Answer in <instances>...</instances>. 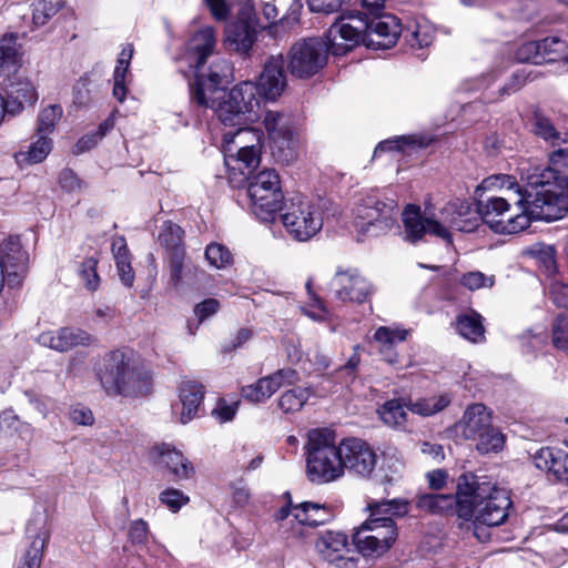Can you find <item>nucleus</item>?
Instances as JSON below:
<instances>
[{"mask_svg":"<svg viewBox=\"0 0 568 568\" xmlns=\"http://www.w3.org/2000/svg\"><path fill=\"white\" fill-rule=\"evenodd\" d=\"M485 189L499 186L510 192L509 199L491 196L479 206L481 221L494 232L500 234H516L523 232L530 225L531 220L547 221L537 217L531 213V205L535 201V190L526 183L521 191L516 180L509 175H496L484 180Z\"/></svg>","mask_w":568,"mask_h":568,"instance_id":"f257e3e1","label":"nucleus"},{"mask_svg":"<svg viewBox=\"0 0 568 568\" xmlns=\"http://www.w3.org/2000/svg\"><path fill=\"white\" fill-rule=\"evenodd\" d=\"M521 179L535 190L531 213L547 221L561 219L568 211V145L549 155V166H523Z\"/></svg>","mask_w":568,"mask_h":568,"instance_id":"f03ea898","label":"nucleus"},{"mask_svg":"<svg viewBox=\"0 0 568 568\" xmlns=\"http://www.w3.org/2000/svg\"><path fill=\"white\" fill-rule=\"evenodd\" d=\"M511 506L513 501L506 489L471 474L469 483L462 487L459 526L462 527L464 523L471 524L476 537L480 539L477 532L479 527L503 525L509 516Z\"/></svg>","mask_w":568,"mask_h":568,"instance_id":"7ed1b4c3","label":"nucleus"},{"mask_svg":"<svg viewBox=\"0 0 568 568\" xmlns=\"http://www.w3.org/2000/svg\"><path fill=\"white\" fill-rule=\"evenodd\" d=\"M440 215L445 225L423 215L418 206L407 205L403 212L404 239L407 242L416 243L428 233L452 243V234L448 229L473 232L481 221L479 210L473 209L468 202L460 200L446 204L442 209Z\"/></svg>","mask_w":568,"mask_h":568,"instance_id":"20e7f679","label":"nucleus"},{"mask_svg":"<svg viewBox=\"0 0 568 568\" xmlns=\"http://www.w3.org/2000/svg\"><path fill=\"white\" fill-rule=\"evenodd\" d=\"M94 374L109 396H145L152 385L150 374L123 349L105 353L95 364Z\"/></svg>","mask_w":568,"mask_h":568,"instance_id":"39448f33","label":"nucleus"},{"mask_svg":"<svg viewBox=\"0 0 568 568\" xmlns=\"http://www.w3.org/2000/svg\"><path fill=\"white\" fill-rule=\"evenodd\" d=\"M306 445V477L315 485H324L344 477L339 445L334 430L317 428L308 432Z\"/></svg>","mask_w":568,"mask_h":568,"instance_id":"423d86ee","label":"nucleus"},{"mask_svg":"<svg viewBox=\"0 0 568 568\" xmlns=\"http://www.w3.org/2000/svg\"><path fill=\"white\" fill-rule=\"evenodd\" d=\"M205 83L200 82L199 85ZM193 103H196L201 108L212 109L216 114L217 119L225 126H239V129L232 133L226 132L223 135L225 152H232V143L239 139L240 142H244L245 138L251 136L257 140V132L246 128L242 114L237 113V103L231 100V92H225L223 89L220 92L207 93L202 87L193 92Z\"/></svg>","mask_w":568,"mask_h":568,"instance_id":"0eeeda50","label":"nucleus"},{"mask_svg":"<svg viewBox=\"0 0 568 568\" xmlns=\"http://www.w3.org/2000/svg\"><path fill=\"white\" fill-rule=\"evenodd\" d=\"M247 194L253 214L262 221H268L283 202L277 172L266 169L253 175L247 185Z\"/></svg>","mask_w":568,"mask_h":568,"instance_id":"6e6552de","label":"nucleus"},{"mask_svg":"<svg viewBox=\"0 0 568 568\" xmlns=\"http://www.w3.org/2000/svg\"><path fill=\"white\" fill-rule=\"evenodd\" d=\"M397 204L377 193L365 195L356 207V226L363 234L377 236L389 231L396 222Z\"/></svg>","mask_w":568,"mask_h":568,"instance_id":"1a4fd4ad","label":"nucleus"},{"mask_svg":"<svg viewBox=\"0 0 568 568\" xmlns=\"http://www.w3.org/2000/svg\"><path fill=\"white\" fill-rule=\"evenodd\" d=\"M287 233L296 241L305 242L316 235L323 226L318 206L304 197L290 201L282 214Z\"/></svg>","mask_w":568,"mask_h":568,"instance_id":"9d476101","label":"nucleus"},{"mask_svg":"<svg viewBox=\"0 0 568 568\" xmlns=\"http://www.w3.org/2000/svg\"><path fill=\"white\" fill-rule=\"evenodd\" d=\"M272 142L273 155L281 162H291L296 156L297 139L293 118L284 112L267 111L263 120Z\"/></svg>","mask_w":568,"mask_h":568,"instance_id":"9b49d317","label":"nucleus"},{"mask_svg":"<svg viewBox=\"0 0 568 568\" xmlns=\"http://www.w3.org/2000/svg\"><path fill=\"white\" fill-rule=\"evenodd\" d=\"M367 20L362 14H343L329 27L327 50L334 55L345 54L358 43H364Z\"/></svg>","mask_w":568,"mask_h":568,"instance_id":"f8f14e48","label":"nucleus"},{"mask_svg":"<svg viewBox=\"0 0 568 568\" xmlns=\"http://www.w3.org/2000/svg\"><path fill=\"white\" fill-rule=\"evenodd\" d=\"M327 53L326 43L320 39L298 41L291 48L288 69L296 78H310L326 64Z\"/></svg>","mask_w":568,"mask_h":568,"instance_id":"ddd939ff","label":"nucleus"},{"mask_svg":"<svg viewBox=\"0 0 568 568\" xmlns=\"http://www.w3.org/2000/svg\"><path fill=\"white\" fill-rule=\"evenodd\" d=\"M315 550L322 559L336 568H357L358 558L342 531H321L315 541Z\"/></svg>","mask_w":568,"mask_h":568,"instance_id":"4468645a","label":"nucleus"},{"mask_svg":"<svg viewBox=\"0 0 568 568\" xmlns=\"http://www.w3.org/2000/svg\"><path fill=\"white\" fill-rule=\"evenodd\" d=\"M328 287L338 301L358 304L365 303L373 293L371 283L357 270H337Z\"/></svg>","mask_w":568,"mask_h":568,"instance_id":"2eb2a0df","label":"nucleus"},{"mask_svg":"<svg viewBox=\"0 0 568 568\" xmlns=\"http://www.w3.org/2000/svg\"><path fill=\"white\" fill-rule=\"evenodd\" d=\"M342 467L355 475L367 477L376 465V454L363 439L351 437L339 444Z\"/></svg>","mask_w":568,"mask_h":568,"instance_id":"dca6fc26","label":"nucleus"},{"mask_svg":"<svg viewBox=\"0 0 568 568\" xmlns=\"http://www.w3.org/2000/svg\"><path fill=\"white\" fill-rule=\"evenodd\" d=\"M257 37V26L253 18L252 8L244 7L236 20L225 28V43L241 54H247Z\"/></svg>","mask_w":568,"mask_h":568,"instance_id":"f3484780","label":"nucleus"},{"mask_svg":"<svg viewBox=\"0 0 568 568\" xmlns=\"http://www.w3.org/2000/svg\"><path fill=\"white\" fill-rule=\"evenodd\" d=\"M285 60L282 54L268 57L255 83L260 97L275 101L284 92L287 80L284 70Z\"/></svg>","mask_w":568,"mask_h":568,"instance_id":"a211bd4d","label":"nucleus"},{"mask_svg":"<svg viewBox=\"0 0 568 568\" xmlns=\"http://www.w3.org/2000/svg\"><path fill=\"white\" fill-rule=\"evenodd\" d=\"M402 33V24L397 17L383 14L367 21L364 44L379 50L393 47Z\"/></svg>","mask_w":568,"mask_h":568,"instance_id":"6ab92c4d","label":"nucleus"},{"mask_svg":"<svg viewBox=\"0 0 568 568\" xmlns=\"http://www.w3.org/2000/svg\"><path fill=\"white\" fill-rule=\"evenodd\" d=\"M38 342L44 347L63 353L78 346L89 347L95 338L84 329L65 326L41 333Z\"/></svg>","mask_w":568,"mask_h":568,"instance_id":"aec40b11","label":"nucleus"},{"mask_svg":"<svg viewBox=\"0 0 568 568\" xmlns=\"http://www.w3.org/2000/svg\"><path fill=\"white\" fill-rule=\"evenodd\" d=\"M470 479L471 474L459 476L455 495L425 494L419 496L416 501L417 507L433 514L455 515L460 520L462 487Z\"/></svg>","mask_w":568,"mask_h":568,"instance_id":"412c9836","label":"nucleus"},{"mask_svg":"<svg viewBox=\"0 0 568 568\" xmlns=\"http://www.w3.org/2000/svg\"><path fill=\"white\" fill-rule=\"evenodd\" d=\"M4 256L1 260L3 265L4 282L11 287L22 283L28 272L29 254L24 251L18 240L10 239L3 247Z\"/></svg>","mask_w":568,"mask_h":568,"instance_id":"4be33fe9","label":"nucleus"},{"mask_svg":"<svg viewBox=\"0 0 568 568\" xmlns=\"http://www.w3.org/2000/svg\"><path fill=\"white\" fill-rule=\"evenodd\" d=\"M202 69L203 68L195 70V80L190 83L191 99H193V92L199 89L200 82L205 83L204 85H201L204 89L205 94L220 92V90H222V83L227 81L232 72L231 63L223 58H217L211 64L206 73L203 72Z\"/></svg>","mask_w":568,"mask_h":568,"instance_id":"5701e85b","label":"nucleus"},{"mask_svg":"<svg viewBox=\"0 0 568 568\" xmlns=\"http://www.w3.org/2000/svg\"><path fill=\"white\" fill-rule=\"evenodd\" d=\"M534 464L538 469L552 476L555 480L568 481V453L542 447L534 454Z\"/></svg>","mask_w":568,"mask_h":568,"instance_id":"b1692460","label":"nucleus"},{"mask_svg":"<svg viewBox=\"0 0 568 568\" xmlns=\"http://www.w3.org/2000/svg\"><path fill=\"white\" fill-rule=\"evenodd\" d=\"M490 425V412L483 404H474L465 410L463 418L456 424V430L463 438L473 440Z\"/></svg>","mask_w":568,"mask_h":568,"instance_id":"393cba45","label":"nucleus"},{"mask_svg":"<svg viewBox=\"0 0 568 568\" xmlns=\"http://www.w3.org/2000/svg\"><path fill=\"white\" fill-rule=\"evenodd\" d=\"M156 464L160 467L166 468L176 480L189 479L194 474V468L191 462L174 447L168 444H162L155 447Z\"/></svg>","mask_w":568,"mask_h":568,"instance_id":"a878e982","label":"nucleus"},{"mask_svg":"<svg viewBox=\"0 0 568 568\" xmlns=\"http://www.w3.org/2000/svg\"><path fill=\"white\" fill-rule=\"evenodd\" d=\"M231 100L237 103V113L242 114L245 124L253 121L260 106V95L253 81H242L231 90Z\"/></svg>","mask_w":568,"mask_h":568,"instance_id":"bb28decb","label":"nucleus"},{"mask_svg":"<svg viewBox=\"0 0 568 568\" xmlns=\"http://www.w3.org/2000/svg\"><path fill=\"white\" fill-rule=\"evenodd\" d=\"M179 397L182 406L180 422L187 424L197 415L199 408L203 402V386L193 381L184 382L180 387Z\"/></svg>","mask_w":568,"mask_h":568,"instance_id":"cd10ccee","label":"nucleus"},{"mask_svg":"<svg viewBox=\"0 0 568 568\" xmlns=\"http://www.w3.org/2000/svg\"><path fill=\"white\" fill-rule=\"evenodd\" d=\"M216 45L215 31L212 27L200 29L190 40L189 50L193 55L194 63L192 68L199 70L203 68L206 59L214 52Z\"/></svg>","mask_w":568,"mask_h":568,"instance_id":"c85d7f7f","label":"nucleus"},{"mask_svg":"<svg viewBox=\"0 0 568 568\" xmlns=\"http://www.w3.org/2000/svg\"><path fill=\"white\" fill-rule=\"evenodd\" d=\"M406 336L407 331L404 329L390 328L386 326H381L376 329L374 339L379 344V352L388 364L395 365L398 363V356L394 351V346L397 343L404 342Z\"/></svg>","mask_w":568,"mask_h":568,"instance_id":"c756f323","label":"nucleus"},{"mask_svg":"<svg viewBox=\"0 0 568 568\" xmlns=\"http://www.w3.org/2000/svg\"><path fill=\"white\" fill-rule=\"evenodd\" d=\"M409 403L405 398H392L386 400L377 413L383 423L392 428L404 429L407 424Z\"/></svg>","mask_w":568,"mask_h":568,"instance_id":"7c9ffc66","label":"nucleus"},{"mask_svg":"<svg viewBox=\"0 0 568 568\" xmlns=\"http://www.w3.org/2000/svg\"><path fill=\"white\" fill-rule=\"evenodd\" d=\"M361 527L366 528L367 532L375 537V541L379 542V549L386 551L397 538V528L392 518H368Z\"/></svg>","mask_w":568,"mask_h":568,"instance_id":"2f4dec72","label":"nucleus"},{"mask_svg":"<svg viewBox=\"0 0 568 568\" xmlns=\"http://www.w3.org/2000/svg\"><path fill=\"white\" fill-rule=\"evenodd\" d=\"M134 53V48L131 43H126L118 58L116 65L113 72V97L123 102L126 97L125 79L129 73L130 62Z\"/></svg>","mask_w":568,"mask_h":568,"instance_id":"473e14b6","label":"nucleus"},{"mask_svg":"<svg viewBox=\"0 0 568 568\" xmlns=\"http://www.w3.org/2000/svg\"><path fill=\"white\" fill-rule=\"evenodd\" d=\"M20 45L13 33L4 34L0 41V74L14 73L20 65Z\"/></svg>","mask_w":568,"mask_h":568,"instance_id":"72a5a7b5","label":"nucleus"},{"mask_svg":"<svg viewBox=\"0 0 568 568\" xmlns=\"http://www.w3.org/2000/svg\"><path fill=\"white\" fill-rule=\"evenodd\" d=\"M252 141L258 142V139L254 140L251 136H248V138H245L244 142H240V140L236 139L234 144L236 146L240 145V148L236 152V158H233L232 155H230L229 158L225 159V164L227 166L230 165V160L237 162L239 170L241 171L242 175L248 174L251 172V170L255 169L260 163V150H258L257 145L256 144H248V145L244 144L245 142H252Z\"/></svg>","mask_w":568,"mask_h":568,"instance_id":"f704fd0d","label":"nucleus"},{"mask_svg":"<svg viewBox=\"0 0 568 568\" xmlns=\"http://www.w3.org/2000/svg\"><path fill=\"white\" fill-rule=\"evenodd\" d=\"M38 100V92L30 81H19L11 85L9 92L10 113L16 114L24 105H33Z\"/></svg>","mask_w":568,"mask_h":568,"instance_id":"c9c22d12","label":"nucleus"},{"mask_svg":"<svg viewBox=\"0 0 568 568\" xmlns=\"http://www.w3.org/2000/svg\"><path fill=\"white\" fill-rule=\"evenodd\" d=\"M329 517L327 507L310 501L294 506V520L301 525L317 526Z\"/></svg>","mask_w":568,"mask_h":568,"instance_id":"e433bc0d","label":"nucleus"},{"mask_svg":"<svg viewBox=\"0 0 568 568\" xmlns=\"http://www.w3.org/2000/svg\"><path fill=\"white\" fill-rule=\"evenodd\" d=\"M27 151L16 153V161L21 164H36L42 162L52 150V140L48 135L38 134Z\"/></svg>","mask_w":568,"mask_h":568,"instance_id":"4c0bfd02","label":"nucleus"},{"mask_svg":"<svg viewBox=\"0 0 568 568\" xmlns=\"http://www.w3.org/2000/svg\"><path fill=\"white\" fill-rule=\"evenodd\" d=\"M183 230L172 222H164L159 233V242L169 255L185 253L183 244Z\"/></svg>","mask_w":568,"mask_h":568,"instance_id":"58836bf2","label":"nucleus"},{"mask_svg":"<svg viewBox=\"0 0 568 568\" xmlns=\"http://www.w3.org/2000/svg\"><path fill=\"white\" fill-rule=\"evenodd\" d=\"M542 63L562 61L568 67V44L558 37H548L538 41Z\"/></svg>","mask_w":568,"mask_h":568,"instance_id":"ea45409f","label":"nucleus"},{"mask_svg":"<svg viewBox=\"0 0 568 568\" xmlns=\"http://www.w3.org/2000/svg\"><path fill=\"white\" fill-rule=\"evenodd\" d=\"M456 328L460 336L473 343L481 342L485 338L481 316L477 313L459 315L456 321Z\"/></svg>","mask_w":568,"mask_h":568,"instance_id":"a19ab883","label":"nucleus"},{"mask_svg":"<svg viewBox=\"0 0 568 568\" xmlns=\"http://www.w3.org/2000/svg\"><path fill=\"white\" fill-rule=\"evenodd\" d=\"M369 518H392L405 516L408 511L407 503L400 499L373 501L368 504Z\"/></svg>","mask_w":568,"mask_h":568,"instance_id":"79ce46f5","label":"nucleus"},{"mask_svg":"<svg viewBox=\"0 0 568 568\" xmlns=\"http://www.w3.org/2000/svg\"><path fill=\"white\" fill-rule=\"evenodd\" d=\"M312 395L308 387L297 386L285 390L278 398V407L286 414L302 409Z\"/></svg>","mask_w":568,"mask_h":568,"instance_id":"37998d69","label":"nucleus"},{"mask_svg":"<svg viewBox=\"0 0 568 568\" xmlns=\"http://www.w3.org/2000/svg\"><path fill=\"white\" fill-rule=\"evenodd\" d=\"M432 142L426 135H403L394 139L382 141L374 151V154L377 155L384 151H404L406 146L417 145L419 148L427 146Z\"/></svg>","mask_w":568,"mask_h":568,"instance_id":"c03bdc74","label":"nucleus"},{"mask_svg":"<svg viewBox=\"0 0 568 568\" xmlns=\"http://www.w3.org/2000/svg\"><path fill=\"white\" fill-rule=\"evenodd\" d=\"M49 539L47 532H39L26 550L17 568H40L42 554Z\"/></svg>","mask_w":568,"mask_h":568,"instance_id":"a18cd8bd","label":"nucleus"},{"mask_svg":"<svg viewBox=\"0 0 568 568\" xmlns=\"http://www.w3.org/2000/svg\"><path fill=\"white\" fill-rule=\"evenodd\" d=\"M275 392H277L276 385L268 375L242 388L243 397L252 403H262L270 398Z\"/></svg>","mask_w":568,"mask_h":568,"instance_id":"49530a36","label":"nucleus"},{"mask_svg":"<svg viewBox=\"0 0 568 568\" xmlns=\"http://www.w3.org/2000/svg\"><path fill=\"white\" fill-rule=\"evenodd\" d=\"M409 410L414 414L427 417L442 412L450 404L447 395H439L432 398H419L416 402L408 400Z\"/></svg>","mask_w":568,"mask_h":568,"instance_id":"de8ad7c7","label":"nucleus"},{"mask_svg":"<svg viewBox=\"0 0 568 568\" xmlns=\"http://www.w3.org/2000/svg\"><path fill=\"white\" fill-rule=\"evenodd\" d=\"M64 6L62 0H34L32 3V21L40 27L45 24Z\"/></svg>","mask_w":568,"mask_h":568,"instance_id":"09e8293b","label":"nucleus"},{"mask_svg":"<svg viewBox=\"0 0 568 568\" xmlns=\"http://www.w3.org/2000/svg\"><path fill=\"white\" fill-rule=\"evenodd\" d=\"M476 442V448L481 454L497 453L499 452L505 443L504 435L491 425L478 435Z\"/></svg>","mask_w":568,"mask_h":568,"instance_id":"8fccbe9b","label":"nucleus"},{"mask_svg":"<svg viewBox=\"0 0 568 568\" xmlns=\"http://www.w3.org/2000/svg\"><path fill=\"white\" fill-rule=\"evenodd\" d=\"M353 544L357 551L365 557L382 556L385 549H379V542L375 541V537L367 532L366 528H357L353 535Z\"/></svg>","mask_w":568,"mask_h":568,"instance_id":"3c124183","label":"nucleus"},{"mask_svg":"<svg viewBox=\"0 0 568 568\" xmlns=\"http://www.w3.org/2000/svg\"><path fill=\"white\" fill-rule=\"evenodd\" d=\"M62 114L63 111L59 104H51L42 109L38 118V134L48 135L52 133Z\"/></svg>","mask_w":568,"mask_h":568,"instance_id":"603ef678","label":"nucleus"},{"mask_svg":"<svg viewBox=\"0 0 568 568\" xmlns=\"http://www.w3.org/2000/svg\"><path fill=\"white\" fill-rule=\"evenodd\" d=\"M205 258L211 266L217 270L225 268L233 262V256L230 250L219 243H211L206 246Z\"/></svg>","mask_w":568,"mask_h":568,"instance_id":"864d4df0","label":"nucleus"},{"mask_svg":"<svg viewBox=\"0 0 568 568\" xmlns=\"http://www.w3.org/2000/svg\"><path fill=\"white\" fill-rule=\"evenodd\" d=\"M98 260L94 257L85 258L79 266L78 274L87 290L97 291L100 284V277L97 273Z\"/></svg>","mask_w":568,"mask_h":568,"instance_id":"5fc2aeb1","label":"nucleus"},{"mask_svg":"<svg viewBox=\"0 0 568 568\" xmlns=\"http://www.w3.org/2000/svg\"><path fill=\"white\" fill-rule=\"evenodd\" d=\"M535 132L546 141H549L552 145H560L562 142L567 144V139L562 138V134L558 132L552 123L546 118H537L535 124Z\"/></svg>","mask_w":568,"mask_h":568,"instance_id":"6e6d98bb","label":"nucleus"},{"mask_svg":"<svg viewBox=\"0 0 568 568\" xmlns=\"http://www.w3.org/2000/svg\"><path fill=\"white\" fill-rule=\"evenodd\" d=\"M494 283V275H486L479 271L467 272L460 277V284L470 291L491 287Z\"/></svg>","mask_w":568,"mask_h":568,"instance_id":"4d7b16f0","label":"nucleus"},{"mask_svg":"<svg viewBox=\"0 0 568 568\" xmlns=\"http://www.w3.org/2000/svg\"><path fill=\"white\" fill-rule=\"evenodd\" d=\"M160 501L165 505L172 513L179 511L184 505L190 501L182 490L176 488H166L159 495Z\"/></svg>","mask_w":568,"mask_h":568,"instance_id":"13d9d810","label":"nucleus"},{"mask_svg":"<svg viewBox=\"0 0 568 568\" xmlns=\"http://www.w3.org/2000/svg\"><path fill=\"white\" fill-rule=\"evenodd\" d=\"M515 59L521 63L542 64L544 58H540L538 41H529L518 47Z\"/></svg>","mask_w":568,"mask_h":568,"instance_id":"bf43d9fd","label":"nucleus"},{"mask_svg":"<svg viewBox=\"0 0 568 568\" xmlns=\"http://www.w3.org/2000/svg\"><path fill=\"white\" fill-rule=\"evenodd\" d=\"M552 343L564 351H568V314L558 316L552 326Z\"/></svg>","mask_w":568,"mask_h":568,"instance_id":"052dcab7","label":"nucleus"},{"mask_svg":"<svg viewBox=\"0 0 568 568\" xmlns=\"http://www.w3.org/2000/svg\"><path fill=\"white\" fill-rule=\"evenodd\" d=\"M306 288H307V292L313 301L312 307H315V310L303 307L302 308L303 313L307 317L312 318L313 321H316V322L326 321L329 316V313H328L327 308L325 307L323 301L312 292L310 282H307Z\"/></svg>","mask_w":568,"mask_h":568,"instance_id":"680f3d73","label":"nucleus"},{"mask_svg":"<svg viewBox=\"0 0 568 568\" xmlns=\"http://www.w3.org/2000/svg\"><path fill=\"white\" fill-rule=\"evenodd\" d=\"M205 7L209 9L212 18L217 22H225L232 10V6L229 0H202Z\"/></svg>","mask_w":568,"mask_h":568,"instance_id":"e2e57ef3","label":"nucleus"},{"mask_svg":"<svg viewBox=\"0 0 568 568\" xmlns=\"http://www.w3.org/2000/svg\"><path fill=\"white\" fill-rule=\"evenodd\" d=\"M89 77H81L73 87V102L77 105L85 106L91 101Z\"/></svg>","mask_w":568,"mask_h":568,"instance_id":"0e129e2a","label":"nucleus"},{"mask_svg":"<svg viewBox=\"0 0 568 568\" xmlns=\"http://www.w3.org/2000/svg\"><path fill=\"white\" fill-rule=\"evenodd\" d=\"M349 0H307L312 12L329 14L337 12Z\"/></svg>","mask_w":568,"mask_h":568,"instance_id":"69168bd1","label":"nucleus"},{"mask_svg":"<svg viewBox=\"0 0 568 568\" xmlns=\"http://www.w3.org/2000/svg\"><path fill=\"white\" fill-rule=\"evenodd\" d=\"M268 377L275 383L276 390L284 386L294 385L300 379L298 373L293 368L278 369L268 375Z\"/></svg>","mask_w":568,"mask_h":568,"instance_id":"338daca9","label":"nucleus"},{"mask_svg":"<svg viewBox=\"0 0 568 568\" xmlns=\"http://www.w3.org/2000/svg\"><path fill=\"white\" fill-rule=\"evenodd\" d=\"M433 41V36L426 26L418 24L412 32L408 42L413 48H425L428 47Z\"/></svg>","mask_w":568,"mask_h":568,"instance_id":"774afa93","label":"nucleus"}]
</instances>
